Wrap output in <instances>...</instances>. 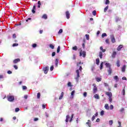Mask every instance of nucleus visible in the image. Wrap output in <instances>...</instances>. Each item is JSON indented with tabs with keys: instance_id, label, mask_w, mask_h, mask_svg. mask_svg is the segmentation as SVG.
<instances>
[{
	"instance_id": "1",
	"label": "nucleus",
	"mask_w": 127,
	"mask_h": 127,
	"mask_svg": "<svg viewBox=\"0 0 127 127\" xmlns=\"http://www.w3.org/2000/svg\"><path fill=\"white\" fill-rule=\"evenodd\" d=\"M7 99L9 102H13L14 101V96L8 95L7 96Z\"/></svg>"
},
{
	"instance_id": "2",
	"label": "nucleus",
	"mask_w": 127,
	"mask_h": 127,
	"mask_svg": "<svg viewBox=\"0 0 127 127\" xmlns=\"http://www.w3.org/2000/svg\"><path fill=\"white\" fill-rule=\"evenodd\" d=\"M76 73L77 74V77H75V79L77 81L79 80V78H80V71L78 69L76 70Z\"/></svg>"
},
{
	"instance_id": "3",
	"label": "nucleus",
	"mask_w": 127,
	"mask_h": 127,
	"mask_svg": "<svg viewBox=\"0 0 127 127\" xmlns=\"http://www.w3.org/2000/svg\"><path fill=\"white\" fill-rule=\"evenodd\" d=\"M93 93L94 94L97 93V91H98V88H97V86H96V84H93Z\"/></svg>"
},
{
	"instance_id": "4",
	"label": "nucleus",
	"mask_w": 127,
	"mask_h": 127,
	"mask_svg": "<svg viewBox=\"0 0 127 127\" xmlns=\"http://www.w3.org/2000/svg\"><path fill=\"white\" fill-rule=\"evenodd\" d=\"M110 37L112 43H115L116 42V39H115V36L114 35H111Z\"/></svg>"
},
{
	"instance_id": "5",
	"label": "nucleus",
	"mask_w": 127,
	"mask_h": 127,
	"mask_svg": "<svg viewBox=\"0 0 127 127\" xmlns=\"http://www.w3.org/2000/svg\"><path fill=\"white\" fill-rule=\"evenodd\" d=\"M82 57H86V52L85 51H83L82 52V51L80 52L79 53V56H82Z\"/></svg>"
},
{
	"instance_id": "6",
	"label": "nucleus",
	"mask_w": 127,
	"mask_h": 127,
	"mask_svg": "<svg viewBox=\"0 0 127 127\" xmlns=\"http://www.w3.org/2000/svg\"><path fill=\"white\" fill-rule=\"evenodd\" d=\"M75 95V90H73L71 93V96L70 97V99L71 100H73L74 99V95Z\"/></svg>"
},
{
	"instance_id": "7",
	"label": "nucleus",
	"mask_w": 127,
	"mask_h": 127,
	"mask_svg": "<svg viewBox=\"0 0 127 127\" xmlns=\"http://www.w3.org/2000/svg\"><path fill=\"white\" fill-rule=\"evenodd\" d=\"M48 70H49V67L48 66H46V67L44 68L45 74H47V73H48Z\"/></svg>"
},
{
	"instance_id": "8",
	"label": "nucleus",
	"mask_w": 127,
	"mask_h": 127,
	"mask_svg": "<svg viewBox=\"0 0 127 127\" xmlns=\"http://www.w3.org/2000/svg\"><path fill=\"white\" fill-rule=\"evenodd\" d=\"M105 94L106 95H107V96H108L109 98L113 97V94H112V92H106Z\"/></svg>"
},
{
	"instance_id": "9",
	"label": "nucleus",
	"mask_w": 127,
	"mask_h": 127,
	"mask_svg": "<svg viewBox=\"0 0 127 127\" xmlns=\"http://www.w3.org/2000/svg\"><path fill=\"white\" fill-rule=\"evenodd\" d=\"M36 9V6L34 5L33 7V9H32V13H35V10Z\"/></svg>"
},
{
	"instance_id": "10",
	"label": "nucleus",
	"mask_w": 127,
	"mask_h": 127,
	"mask_svg": "<svg viewBox=\"0 0 127 127\" xmlns=\"http://www.w3.org/2000/svg\"><path fill=\"white\" fill-rule=\"evenodd\" d=\"M66 16L67 19H69V18H70V13H69V11L66 12Z\"/></svg>"
},
{
	"instance_id": "11",
	"label": "nucleus",
	"mask_w": 127,
	"mask_h": 127,
	"mask_svg": "<svg viewBox=\"0 0 127 127\" xmlns=\"http://www.w3.org/2000/svg\"><path fill=\"white\" fill-rule=\"evenodd\" d=\"M105 109L106 110H110V107L109 106V104H106L105 106H104Z\"/></svg>"
},
{
	"instance_id": "12",
	"label": "nucleus",
	"mask_w": 127,
	"mask_h": 127,
	"mask_svg": "<svg viewBox=\"0 0 127 127\" xmlns=\"http://www.w3.org/2000/svg\"><path fill=\"white\" fill-rule=\"evenodd\" d=\"M89 127H91V120H88L87 122L86 123Z\"/></svg>"
},
{
	"instance_id": "13",
	"label": "nucleus",
	"mask_w": 127,
	"mask_h": 127,
	"mask_svg": "<svg viewBox=\"0 0 127 127\" xmlns=\"http://www.w3.org/2000/svg\"><path fill=\"white\" fill-rule=\"evenodd\" d=\"M112 68L110 67L108 70V75H111V74H112Z\"/></svg>"
},
{
	"instance_id": "14",
	"label": "nucleus",
	"mask_w": 127,
	"mask_h": 127,
	"mask_svg": "<svg viewBox=\"0 0 127 127\" xmlns=\"http://www.w3.org/2000/svg\"><path fill=\"white\" fill-rule=\"evenodd\" d=\"M95 79L97 82H101L102 81V78L101 77H97L95 78Z\"/></svg>"
},
{
	"instance_id": "15",
	"label": "nucleus",
	"mask_w": 127,
	"mask_h": 127,
	"mask_svg": "<svg viewBox=\"0 0 127 127\" xmlns=\"http://www.w3.org/2000/svg\"><path fill=\"white\" fill-rule=\"evenodd\" d=\"M63 96H64V92H63L61 93V96L59 97V100H62Z\"/></svg>"
},
{
	"instance_id": "16",
	"label": "nucleus",
	"mask_w": 127,
	"mask_h": 127,
	"mask_svg": "<svg viewBox=\"0 0 127 127\" xmlns=\"http://www.w3.org/2000/svg\"><path fill=\"white\" fill-rule=\"evenodd\" d=\"M116 55H117V52H113L112 55V57L113 58H115V57H116Z\"/></svg>"
},
{
	"instance_id": "17",
	"label": "nucleus",
	"mask_w": 127,
	"mask_h": 127,
	"mask_svg": "<svg viewBox=\"0 0 127 127\" xmlns=\"http://www.w3.org/2000/svg\"><path fill=\"white\" fill-rule=\"evenodd\" d=\"M20 60L19 59H16L13 61V63L16 64L17 62H19Z\"/></svg>"
},
{
	"instance_id": "18",
	"label": "nucleus",
	"mask_w": 127,
	"mask_h": 127,
	"mask_svg": "<svg viewBox=\"0 0 127 127\" xmlns=\"http://www.w3.org/2000/svg\"><path fill=\"white\" fill-rule=\"evenodd\" d=\"M105 65L107 68H111V64H110L109 63H106Z\"/></svg>"
},
{
	"instance_id": "19",
	"label": "nucleus",
	"mask_w": 127,
	"mask_h": 127,
	"mask_svg": "<svg viewBox=\"0 0 127 127\" xmlns=\"http://www.w3.org/2000/svg\"><path fill=\"white\" fill-rule=\"evenodd\" d=\"M99 57L100 59H102V58H103V53L102 52H99Z\"/></svg>"
},
{
	"instance_id": "20",
	"label": "nucleus",
	"mask_w": 127,
	"mask_h": 127,
	"mask_svg": "<svg viewBox=\"0 0 127 127\" xmlns=\"http://www.w3.org/2000/svg\"><path fill=\"white\" fill-rule=\"evenodd\" d=\"M117 67H120L121 66V63L120 62V61H118L117 62Z\"/></svg>"
},
{
	"instance_id": "21",
	"label": "nucleus",
	"mask_w": 127,
	"mask_h": 127,
	"mask_svg": "<svg viewBox=\"0 0 127 127\" xmlns=\"http://www.w3.org/2000/svg\"><path fill=\"white\" fill-rule=\"evenodd\" d=\"M58 63H59L58 59H57L55 62V65L56 67H58Z\"/></svg>"
},
{
	"instance_id": "22",
	"label": "nucleus",
	"mask_w": 127,
	"mask_h": 127,
	"mask_svg": "<svg viewBox=\"0 0 127 127\" xmlns=\"http://www.w3.org/2000/svg\"><path fill=\"white\" fill-rule=\"evenodd\" d=\"M114 79L116 80V82H118V81H119V77L117 75L114 76Z\"/></svg>"
},
{
	"instance_id": "23",
	"label": "nucleus",
	"mask_w": 127,
	"mask_h": 127,
	"mask_svg": "<svg viewBox=\"0 0 127 127\" xmlns=\"http://www.w3.org/2000/svg\"><path fill=\"white\" fill-rule=\"evenodd\" d=\"M122 72H125L126 71V65H124L122 67Z\"/></svg>"
},
{
	"instance_id": "24",
	"label": "nucleus",
	"mask_w": 127,
	"mask_h": 127,
	"mask_svg": "<svg viewBox=\"0 0 127 127\" xmlns=\"http://www.w3.org/2000/svg\"><path fill=\"white\" fill-rule=\"evenodd\" d=\"M123 47V45H120L118 46V51H120V50H121V49H122V48Z\"/></svg>"
},
{
	"instance_id": "25",
	"label": "nucleus",
	"mask_w": 127,
	"mask_h": 127,
	"mask_svg": "<svg viewBox=\"0 0 127 127\" xmlns=\"http://www.w3.org/2000/svg\"><path fill=\"white\" fill-rule=\"evenodd\" d=\"M72 50H74L75 51H77V50H78V48L77 46H75L74 47H72Z\"/></svg>"
},
{
	"instance_id": "26",
	"label": "nucleus",
	"mask_w": 127,
	"mask_h": 127,
	"mask_svg": "<svg viewBox=\"0 0 127 127\" xmlns=\"http://www.w3.org/2000/svg\"><path fill=\"white\" fill-rule=\"evenodd\" d=\"M94 97L95 99H100V97H99V95L97 94H95Z\"/></svg>"
},
{
	"instance_id": "27",
	"label": "nucleus",
	"mask_w": 127,
	"mask_h": 127,
	"mask_svg": "<svg viewBox=\"0 0 127 127\" xmlns=\"http://www.w3.org/2000/svg\"><path fill=\"white\" fill-rule=\"evenodd\" d=\"M69 118H70V116H69V115L66 116V120H65L66 123H68V122L69 121L68 119Z\"/></svg>"
},
{
	"instance_id": "28",
	"label": "nucleus",
	"mask_w": 127,
	"mask_h": 127,
	"mask_svg": "<svg viewBox=\"0 0 127 127\" xmlns=\"http://www.w3.org/2000/svg\"><path fill=\"white\" fill-rule=\"evenodd\" d=\"M96 64L97 65H99V64L100 63V59H97L96 60Z\"/></svg>"
},
{
	"instance_id": "29",
	"label": "nucleus",
	"mask_w": 127,
	"mask_h": 127,
	"mask_svg": "<svg viewBox=\"0 0 127 127\" xmlns=\"http://www.w3.org/2000/svg\"><path fill=\"white\" fill-rule=\"evenodd\" d=\"M42 18H44L45 19H47V15L44 14L42 16Z\"/></svg>"
},
{
	"instance_id": "30",
	"label": "nucleus",
	"mask_w": 127,
	"mask_h": 127,
	"mask_svg": "<svg viewBox=\"0 0 127 127\" xmlns=\"http://www.w3.org/2000/svg\"><path fill=\"white\" fill-rule=\"evenodd\" d=\"M103 115H105V111L102 110L100 112V116H103Z\"/></svg>"
},
{
	"instance_id": "31",
	"label": "nucleus",
	"mask_w": 127,
	"mask_h": 127,
	"mask_svg": "<svg viewBox=\"0 0 127 127\" xmlns=\"http://www.w3.org/2000/svg\"><path fill=\"white\" fill-rule=\"evenodd\" d=\"M57 53H59L60 52V46H58L57 50Z\"/></svg>"
},
{
	"instance_id": "32",
	"label": "nucleus",
	"mask_w": 127,
	"mask_h": 127,
	"mask_svg": "<svg viewBox=\"0 0 127 127\" xmlns=\"http://www.w3.org/2000/svg\"><path fill=\"white\" fill-rule=\"evenodd\" d=\"M100 50L102 51V52H106V50L103 49V47H100Z\"/></svg>"
},
{
	"instance_id": "33",
	"label": "nucleus",
	"mask_w": 127,
	"mask_h": 127,
	"mask_svg": "<svg viewBox=\"0 0 127 127\" xmlns=\"http://www.w3.org/2000/svg\"><path fill=\"white\" fill-rule=\"evenodd\" d=\"M108 8H109V6H107L105 8H104V12H106L108 10Z\"/></svg>"
},
{
	"instance_id": "34",
	"label": "nucleus",
	"mask_w": 127,
	"mask_h": 127,
	"mask_svg": "<svg viewBox=\"0 0 127 127\" xmlns=\"http://www.w3.org/2000/svg\"><path fill=\"white\" fill-rule=\"evenodd\" d=\"M122 94L123 95V96H125V95H126V90H125V89H124L122 91Z\"/></svg>"
},
{
	"instance_id": "35",
	"label": "nucleus",
	"mask_w": 127,
	"mask_h": 127,
	"mask_svg": "<svg viewBox=\"0 0 127 127\" xmlns=\"http://www.w3.org/2000/svg\"><path fill=\"white\" fill-rule=\"evenodd\" d=\"M62 32H63V30L61 29L58 32L59 34H61V33H62Z\"/></svg>"
},
{
	"instance_id": "36",
	"label": "nucleus",
	"mask_w": 127,
	"mask_h": 127,
	"mask_svg": "<svg viewBox=\"0 0 127 127\" xmlns=\"http://www.w3.org/2000/svg\"><path fill=\"white\" fill-rule=\"evenodd\" d=\"M110 4V0H106L105 1V4Z\"/></svg>"
},
{
	"instance_id": "37",
	"label": "nucleus",
	"mask_w": 127,
	"mask_h": 127,
	"mask_svg": "<svg viewBox=\"0 0 127 127\" xmlns=\"http://www.w3.org/2000/svg\"><path fill=\"white\" fill-rule=\"evenodd\" d=\"M50 48H52V49H54V46L52 44L50 45Z\"/></svg>"
},
{
	"instance_id": "38",
	"label": "nucleus",
	"mask_w": 127,
	"mask_h": 127,
	"mask_svg": "<svg viewBox=\"0 0 127 127\" xmlns=\"http://www.w3.org/2000/svg\"><path fill=\"white\" fill-rule=\"evenodd\" d=\"M106 36H107V34L106 33H103L102 35V37H105Z\"/></svg>"
},
{
	"instance_id": "39",
	"label": "nucleus",
	"mask_w": 127,
	"mask_h": 127,
	"mask_svg": "<svg viewBox=\"0 0 127 127\" xmlns=\"http://www.w3.org/2000/svg\"><path fill=\"white\" fill-rule=\"evenodd\" d=\"M120 20H121V19L119 17H117L116 18V22H118V21H120Z\"/></svg>"
},
{
	"instance_id": "40",
	"label": "nucleus",
	"mask_w": 127,
	"mask_h": 127,
	"mask_svg": "<svg viewBox=\"0 0 127 127\" xmlns=\"http://www.w3.org/2000/svg\"><path fill=\"white\" fill-rule=\"evenodd\" d=\"M15 112L16 113H17V112H19V108H16L15 110Z\"/></svg>"
},
{
	"instance_id": "41",
	"label": "nucleus",
	"mask_w": 127,
	"mask_h": 127,
	"mask_svg": "<svg viewBox=\"0 0 127 127\" xmlns=\"http://www.w3.org/2000/svg\"><path fill=\"white\" fill-rule=\"evenodd\" d=\"M85 37H86L87 40H89V35H88V34L85 35Z\"/></svg>"
},
{
	"instance_id": "42",
	"label": "nucleus",
	"mask_w": 127,
	"mask_h": 127,
	"mask_svg": "<svg viewBox=\"0 0 127 127\" xmlns=\"http://www.w3.org/2000/svg\"><path fill=\"white\" fill-rule=\"evenodd\" d=\"M109 100L110 103H112V102H113V99H112V97H109Z\"/></svg>"
},
{
	"instance_id": "43",
	"label": "nucleus",
	"mask_w": 127,
	"mask_h": 127,
	"mask_svg": "<svg viewBox=\"0 0 127 127\" xmlns=\"http://www.w3.org/2000/svg\"><path fill=\"white\" fill-rule=\"evenodd\" d=\"M104 63H102L101 64H100V70H102V69H103V64Z\"/></svg>"
},
{
	"instance_id": "44",
	"label": "nucleus",
	"mask_w": 127,
	"mask_h": 127,
	"mask_svg": "<svg viewBox=\"0 0 127 127\" xmlns=\"http://www.w3.org/2000/svg\"><path fill=\"white\" fill-rule=\"evenodd\" d=\"M118 124H119V126L118 127H122V123H121V122L119 121Z\"/></svg>"
},
{
	"instance_id": "45",
	"label": "nucleus",
	"mask_w": 127,
	"mask_h": 127,
	"mask_svg": "<svg viewBox=\"0 0 127 127\" xmlns=\"http://www.w3.org/2000/svg\"><path fill=\"white\" fill-rule=\"evenodd\" d=\"M109 125H110V126H112V125H113V121L112 120H110L109 121Z\"/></svg>"
},
{
	"instance_id": "46",
	"label": "nucleus",
	"mask_w": 127,
	"mask_h": 127,
	"mask_svg": "<svg viewBox=\"0 0 127 127\" xmlns=\"http://www.w3.org/2000/svg\"><path fill=\"white\" fill-rule=\"evenodd\" d=\"M83 96L86 98V97H87V92H85L83 93Z\"/></svg>"
},
{
	"instance_id": "47",
	"label": "nucleus",
	"mask_w": 127,
	"mask_h": 127,
	"mask_svg": "<svg viewBox=\"0 0 127 127\" xmlns=\"http://www.w3.org/2000/svg\"><path fill=\"white\" fill-rule=\"evenodd\" d=\"M92 14H93V15H96V14H97V13L96 12V10H94L92 12Z\"/></svg>"
},
{
	"instance_id": "48",
	"label": "nucleus",
	"mask_w": 127,
	"mask_h": 127,
	"mask_svg": "<svg viewBox=\"0 0 127 127\" xmlns=\"http://www.w3.org/2000/svg\"><path fill=\"white\" fill-rule=\"evenodd\" d=\"M40 93L37 94V99H40Z\"/></svg>"
},
{
	"instance_id": "49",
	"label": "nucleus",
	"mask_w": 127,
	"mask_h": 127,
	"mask_svg": "<svg viewBox=\"0 0 127 127\" xmlns=\"http://www.w3.org/2000/svg\"><path fill=\"white\" fill-rule=\"evenodd\" d=\"M68 87H72V84H71V82H68L67 84Z\"/></svg>"
},
{
	"instance_id": "50",
	"label": "nucleus",
	"mask_w": 127,
	"mask_h": 127,
	"mask_svg": "<svg viewBox=\"0 0 127 127\" xmlns=\"http://www.w3.org/2000/svg\"><path fill=\"white\" fill-rule=\"evenodd\" d=\"M12 46L14 47L15 46H18V44L14 43L13 44Z\"/></svg>"
},
{
	"instance_id": "51",
	"label": "nucleus",
	"mask_w": 127,
	"mask_h": 127,
	"mask_svg": "<svg viewBox=\"0 0 127 127\" xmlns=\"http://www.w3.org/2000/svg\"><path fill=\"white\" fill-rule=\"evenodd\" d=\"M109 39H107L106 40V41H105V42H106V43H107L108 44H109V43H110V42H109Z\"/></svg>"
},
{
	"instance_id": "52",
	"label": "nucleus",
	"mask_w": 127,
	"mask_h": 127,
	"mask_svg": "<svg viewBox=\"0 0 127 127\" xmlns=\"http://www.w3.org/2000/svg\"><path fill=\"white\" fill-rule=\"evenodd\" d=\"M110 110H114V106L113 105H110Z\"/></svg>"
},
{
	"instance_id": "53",
	"label": "nucleus",
	"mask_w": 127,
	"mask_h": 127,
	"mask_svg": "<svg viewBox=\"0 0 127 127\" xmlns=\"http://www.w3.org/2000/svg\"><path fill=\"white\" fill-rule=\"evenodd\" d=\"M22 89L23 90H26V89H27V87L26 86H23L22 87Z\"/></svg>"
},
{
	"instance_id": "54",
	"label": "nucleus",
	"mask_w": 127,
	"mask_h": 127,
	"mask_svg": "<svg viewBox=\"0 0 127 127\" xmlns=\"http://www.w3.org/2000/svg\"><path fill=\"white\" fill-rule=\"evenodd\" d=\"M53 69H54V66H53V65H52V66H51L50 67V70L51 71H53Z\"/></svg>"
},
{
	"instance_id": "55",
	"label": "nucleus",
	"mask_w": 127,
	"mask_h": 127,
	"mask_svg": "<svg viewBox=\"0 0 127 127\" xmlns=\"http://www.w3.org/2000/svg\"><path fill=\"white\" fill-rule=\"evenodd\" d=\"M56 54V53L55 52H53L52 54V57H53L55 56Z\"/></svg>"
},
{
	"instance_id": "56",
	"label": "nucleus",
	"mask_w": 127,
	"mask_h": 127,
	"mask_svg": "<svg viewBox=\"0 0 127 127\" xmlns=\"http://www.w3.org/2000/svg\"><path fill=\"white\" fill-rule=\"evenodd\" d=\"M36 46H37L36 44H33L32 45V47H33V48H35V47H36Z\"/></svg>"
},
{
	"instance_id": "57",
	"label": "nucleus",
	"mask_w": 127,
	"mask_h": 127,
	"mask_svg": "<svg viewBox=\"0 0 127 127\" xmlns=\"http://www.w3.org/2000/svg\"><path fill=\"white\" fill-rule=\"evenodd\" d=\"M95 118H96V116H95L94 115H93V116L92 118V121H94V120H95Z\"/></svg>"
},
{
	"instance_id": "58",
	"label": "nucleus",
	"mask_w": 127,
	"mask_h": 127,
	"mask_svg": "<svg viewBox=\"0 0 127 127\" xmlns=\"http://www.w3.org/2000/svg\"><path fill=\"white\" fill-rule=\"evenodd\" d=\"M124 111H125V109L124 108H122L121 110H120V112L121 113H123V112H124Z\"/></svg>"
},
{
	"instance_id": "59",
	"label": "nucleus",
	"mask_w": 127,
	"mask_h": 127,
	"mask_svg": "<svg viewBox=\"0 0 127 127\" xmlns=\"http://www.w3.org/2000/svg\"><path fill=\"white\" fill-rule=\"evenodd\" d=\"M14 68L15 69V70H17L18 69V67L15 65H14Z\"/></svg>"
},
{
	"instance_id": "60",
	"label": "nucleus",
	"mask_w": 127,
	"mask_h": 127,
	"mask_svg": "<svg viewBox=\"0 0 127 127\" xmlns=\"http://www.w3.org/2000/svg\"><path fill=\"white\" fill-rule=\"evenodd\" d=\"M12 73V72L11 71H10V70H8V71H7V73L8 74H11Z\"/></svg>"
},
{
	"instance_id": "61",
	"label": "nucleus",
	"mask_w": 127,
	"mask_h": 127,
	"mask_svg": "<svg viewBox=\"0 0 127 127\" xmlns=\"http://www.w3.org/2000/svg\"><path fill=\"white\" fill-rule=\"evenodd\" d=\"M16 38V35L15 34H14L13 35V38Z\"/></svg>"
},
{
	"instance_id": "62",
	"label": "nucleus",
	"mask_w": 127,
	"mask_h": 127,
	"mask_svg": "<svg viewBox=\"0 0 127 127\" xmlns=\"http://www.w3.org/2000/svg\"><path fill=\"white\" fill-rule=\"evenodd\" d=\"M96 123H100V119L98 118V119L96 120Z\"/></svg>"
},
{
	"instance_id": "63",
	"label": "nucleus",
	"mask_w": 127,
	"mask_h": 127,
	"mask_svg": "<svg viewBox=\"0 0 127 127\" xmlns=\"http://www.w3.org/2000/svg\"><path fill=\"white\" fill-rule=\"evenodd\" d=\"M45 115H46V118H48L49 115H48V114H47V113H45Z\"/></svg>"
},
{
	"instance_id": "64",
	"label": "nucleus",
	"mask_w": 127,
	"mask_h": 127,
	"mask_svg": "<svg viewBox=\"0 0 127 127\" xmlns=\"http://www.w3.org/2000/svg\"><path fill=\"white\" fill-rule=\"evenodd\" d=\"M122 79L123 80H127V77H126L125 76H124L123 77H122Z\"/></svg>"
}]
</instances>
